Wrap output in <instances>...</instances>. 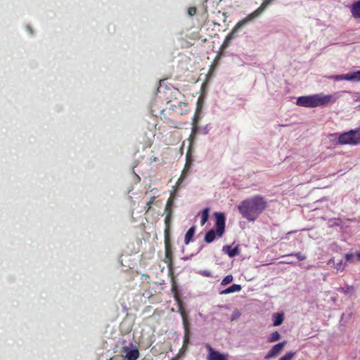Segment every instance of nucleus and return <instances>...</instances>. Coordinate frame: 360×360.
I'll return each mask as SVG.
<instances>
[{
    "label": "nucleus",
    "instance_id": "obj_1",
    "mask_svg": "<svg viewBox=\"0 0 360 360\" xmlns=\"http://www.w3.org/2000/svg\"><path fill=\"white\" fill-rule=\"evenodd\" d=\"M268 202L261 195H256L243 200L238 209L243 218L249 221H255L266 209Z\"/></svg>",
    "mask_w": 360,
    "mask_h": 360
},
{
    "label": "nucleus",
    "instance_id": "obj_2",
    "mask_svg": "<svg viewBox=\"0 0 360 360\" xmlns=\"http://www.w3.org/2000/svg\"><path fill=\"white\" fill-rule=\"evenodd\" d=\"M336 100L337 97L334 95L316 94L297 98L296 104L299 106L313 108L319 106H324L329 103H334Z\"/></svg>",
    "mask_w": 360,
    "mask_h": 360
},
{
    "label": "nucleus",
    "instance_id": "obj_3",
    "mask_svg": "<svg viewBox=\"0 0 360 360\" xmlns=\"http://www.w3.org/2000/svg\"><path fill=\"white\" fill-rule=\"evenodd\" d=\"M215 227L216 231L214 229L210 230L205 236V241L207 243H210L214 241L216 236L221 237L225 230V216L222 212H215Z\"/></svg>",
    "mask_w": 360,
    "mask_h": 360
},
{
    "label": "nucleus",
    "instance_id": "obj_4",
    "mask_svg": "<svg viewBox=\"0 0 360 360\" xmlns=\"http://www.w3.org/2000/svg\"><path fill=\"white\" fill-rule=\"evenodd\" d=\"M340 145H357L360 143V129L350 130L340 134L338 138Z\"/></svg>",
    "mask_w": 360,
    "mask_h": 360
},
{
    "label": "nucleus",
    "instance_id": "obj_5",
    "mask_svg": "<svg viewBox=\"0 0 360 360\" xmlns=\"http://www.w3.org/2000/svg\"><path fill=\"white\" fill-rule=\"evenodd\" d=\"M286 343V341H283L274 345L266 354L265 359H267L276 357L282 352Z\"/></svg>",
    "mask_w": 360,
    "mask_h": 360
},
{
    "label": "nucleus",
    "instance_id": "obj_6",
    "mask_svg": "<svg viewBox=\"0 0 360 360\" xmlns=\"http://www.w3.org/2000/svg\"><path fill=\"white\" fill-rule=\"evenodd\" d=\"M252 20L251 19V18L249 15H248L245 19L238 22L234 27V28L232 30V31L228 34V36L226 38V40L228 41L233 39L235 37L236 34L241 27H243L245 25H246L248 22Z\"/></svg>",
    "mask_w": 360,
    "mask_h": 360
},
{
    "label": "nucleus",
    "instance_id": "obj_7",
    "mask_svg": "<svg viewBox=\"0 0 360 360\" xmlns=\"http://www.w3.org/2000/svg\"><path fill=\"white\" fill-rule=\"evenodd\" d=\"M122 352L126 353L124 357L127 360H137L140 356L138 349H129L128 347H124Z\"/></svg>",
    "mask_w": 360,
    "mask_h": 360
},
{
    "label": "nucleus",
    "instance_id": "obj_8",
    "mask_svg": "<svg viewBox=\"0 0 360 360\" xmlns=\"http://www.w3.org/2000/svg\"><path fill=\"white\" fill-rule=\"evenodd\" d=\"M165 255L164 262L167 264L169 269L172 266V244H165Z\"/></svg>",
    "mask_w": 360,
    "mask_h": 360
},
{
    "label": "nucleus",
    "instance_id": "obj_9",
    "mask_svg": "<svg viewBox=\"0 0 360 360\" xmlns=\"http://www.w3.org/2000/svg\"><path fill=\"white\" fill-rule=\"evenodd\" d=\"M174 206V202L172 201V199L167 200L165 212L166 214L165 221L167 222L172 220L173 207Z\"/></svg>",
    "mask_w": 360,
    "mask_h": 360
},
{
    "label": "nucleus",
    "instance_id": "obj_10",
    "mask_svg": "<svg viewBox=\"0 0 360 360\" xmlns=\"http://www.w3.org/2000/svg\"><path fill=\"white\" fill-rule=\"evenodd\" d=\"M273 0H264L262 4L259 6V7L248 15L251 18L252 20H254L255 18H257L259 15L262 13V12L265 10V8Z\"/></svg>",
    "mask_w": 360,
    "mask_h": 360
},
{
    "label": "nucleus",
    "instance_id": "obj_11",
    "mask_svg": "<svg viewBox=\"0 0 360 360\" xmlns=\"http://www.w3.org/2000/svg\"><path fill=\"white\" fill-rule=\"evenodd\" d=\"M209 348L208 360H226V356L217 351H214L210 346Z\"/></svg>",
    "mask_w": 360,
    "mask_h": 360
},
{
    "label": "nucleus",
    "instance_id": "obj_12",
    "mask_svg": "<svg viewBox=\"0 0 360 360\" xmlns=\"http://www.w3.org/2000/svg\"><path fill=\"white\" fill-rule=\"evenodd\" d=\"M328 264H333L334 268L336 269L337 272H342L345 270L346 267V263L343 262L342 259H340L339 261H336L335 258H331L328 261Z\"/></svg>",
    "mask_w": 360,
    "mask_h": 360
},
{
    "label": "nucleus",
    "instance_id": "obj_13",
    "mask_svg": "<svg viewBox=\"0 0 360 360\" xmlns=\"http://www.w3.org/2000/svg\"><path fill=\"white\" fill-rule=\"evenodd\" d=\"M223 251L226 254H227L230 257H233L239 255L238 246L232 248L231 245H225L223 247Z\"/></svg>",
    "mask_w": 360,
    "mask_h": 360
},
{
    "label": "nucleus",
    "instance_id": "obj_14",
    "mask_svg": "<svg viewBox=\"0 0 360 360\" xmlns=\"http://www.w3.org/2000/svg\"><path fill=\"white\" fill-rule=\"evenodd\" d=\"M171 222H172V221H169L168 223L165 221V231H164L165 244H172L171 239H170Z\"/></svg>",
    "mask_w": 360,
    "mask_h": 360
},
{
    "label": "nucleus",
    "instance_id": "obj_15",
    "mask_svg": "<svg viewBox=\"0 0 360 360\" xmlns=\"http://www.w3.org/2000/svg\"><path fill=\"white\" fill-rule=\"evenodd\" d=\"M351 12L354 18H360V0L353 3Z\"/></svg>",
    "mask_w": 360,
    "mask_h": 360
},
{
    "label": "nucleus",
    "instance_id": "obj_16",
    "mask_svg": "<svg viewBox=\"0 0 360 360\" xmlns=\"http://www.w3.org/2000/svg\"><path fill=\"white\" fill-rule=\"evenodd\" d=\"M242 289V287L240 285L238 284H233L231 286L221 290L220 292L221 295H226L230 294L236 292H239Z\"/></svg>",
    "mask_w": 360,
    "mask_h": 360
},
{
    "label": "nucleus",
    "instance_id": "obj_17",
    "mask_svg": "<svg viewBox=\"0 0 360 360\" xmlns=\"http://www.w3.org/2000/svg\"><path fill=\"white\" fill-rule=\"evenodd\" d=\"M195 231V227L194 226H191L186 233L184 243L186 245H188L191 240H192L194 233Z\"/></svg>",
    "mask_w": 360,
    "mask_h": 360
},
{
    "label": "nucleus",
    "instance_id": "obj_18",
    "mask_svg": "<svg viewBox=\"0 0 360 360\" xmlns=\"http://www.w3.org/2000/svg\"><path fill=\"white\" fill-rule=\"evenodd\" d=\"M344 79L346 80H360V70L352 73L346 74L344 76Z\"/></svg>",
    "mask_w": 360,
    "mask_h": 360
},
{
    "label": "nucleus",
    "instance_id": "obj_19",
    "mask_svg": "<svg viewBox=\"0 0 360 360\" xmlns=\"http://www.w3.org/2000/svg\"><path fill=\"white\" fill-rule=\"evenodd\" d=\"M274 326H280L283 321V315L282 314H274L273 315Z\"/></svg>",
    "mask_w": 360,
    "mask_h": 360
},
{
    "label": "nucleus",
    "instance_id": "obj_20",
    "mask_svg": "<svg viewBox=\"0 0 360 360\" xmlns=\"http://www.w3.org/2000/svg\"><path fill=\"white\" fill-rule=\"evenodd\" d=\"M209 212H210V208H208V207H206L202 210V214H201V221H200L201 226H203L207 222L208 217H209Z\"/></svg>",
    "mask_w": 360,
    "mask_h": 360
},
{
    "label": "nucleus",
    "instance_id": "obj_21",
    "mask_svg": "<svg viewBox=\"0 0 360 360\" xmlns=\"http://www.w3.org/2000/svg\"><path fill=\"white\" fill-rule=\"evenodd\" d=\"M179 312L180 313V314L182 317L183 323L184 325V327L186 328L187 325H188V320H187L186 310H185L184 306L179 307Z\"/></svg>",
    "mask_w": 360,
    "mask_h": 360
},
{
    "label": "nucleus",
    "instance_id": "obj_22",
    "mask_svg": "<svg viewBox=\"0 0 360 360\" xmlns=\"http://www.w3.org/2000/svg\"><path fill=\"white\" fill-rule=\"evenodd\" d=\"M281 339V335L278 331L272 333L268 338L269 342H274Z\"/></svg>",
    "mask_w": 360,
    "mask_h": 360
},
{
    "label": "nucleus",
    "instance_id": "obj_23",
    "mask_svg": "<svg viewBox=\"0 0 360 360\" xmlns=\"http://www.w3.org/2000/svg\"><path fill=\"white\" fill-rule=\"evenodd\" d=\"M233 280V277L232 275H227L221 281V285H226L229 283H231Z\"/></svg>",
    "mask_w": 360,
    "mask_h": 360
},
{
    "label": "nucleus",
    "instance_id": "obj_24",
    "mask_svg": "<svg viewBox=\"0 0 360 360\" xmlns=\"http://www.w3.org/2000/svg\"><path fill=\"white\" fill-rule=\"evenodd\" d=\"M292 256H295L299 261H303L307 258L306 256L304 255H302L301 252L292 253V254L285 255V257H292Z\"/></svg>",
    "mask_w": 360,
    "mask_h": 360
},
{
    "label": "nucleus",
    "instance_id": "obj_25",
    "mask_svg": "<svg viewBox=\"0 0 360 360\" xmlns=\"http://www.w3.org/2000/svg\"><path fill=\"white\" fill-rule=\"evenodd\" d=\"M295 353L292 352H287L284 356L281 357L278 360H292L295 356Z\"/></svg>",
    "mask_w": 360,
    "mask_h": 360
},
{
    "label": "nucleus",
    "instance_id": "obj_26",
    "mask_svg": "<svg viewBox=\"0 0 360 360\" xmlns=\"http://www.w3.org/2000/svg\"><path fill=\"white\" fill-rule=\"evenodd\" d=\"M240 315H241V314H240V312L239 311V310H238V309H235V310L233 311V313H232V314H231V316L230 320H231V321H235V320H236V319H239V318H240Z\"/></svg>",
    "mask_w": 360,
    "mask_h": 360
},
{
    "label": "nucleus",
    "instance_id": "obj_27",
    "mask_svg": "<svg viewBox=\"0 0 360 360\" xmlns=\"http://www.w3.org/2000/svg\"><path fill=\"white\" fill-rule=\"evenodd\" d=\"M155 196H153V197H152V198L150 199V200H149V201H148V202H146V207H145V208H146V212H148L150 210V208H151V207H152V205L154 203V200H155Z\"/></svg>",
    "mask_w": 360,
    "mask_h": 360
},
{
    "label": "nucleus",
    "instance_id": "obj_28",
    "mask_svg": "<svg viewBox=\"0 0 360 360\" xmlns=\"http://www.w3.org/2000/svg\"><path fill=\"white\" fill-rule=\"evenodd\" d=\"M174 297L177 304L178 307L180 306H183V302L180 297L179 292H176L175 295H174Z\"/></svg>",
    "mask_w": 360,
    "mask_h": 360
},
{
    "label": "nucleus",
    "instance_id": "obj_29",
    "mask_svg": "<svg viewBox=\"0 0 360 360\" xmlns=\"http://www.w3.org/2000/svg\"><path fill=\"white\" fill-rule=\"evenodd\" d=\"M191 159H188L187 158V160H186V165H185V167H184V169L183 170V174H186V172L188 171V169H190L191 167Z\"/></svg>",
    "mask_w": 360,
    "mask_h": 360
},
{
    "label": "nucleus",
    "instance_id": "obj_30",
    "mask_svg": "<svg viewBox=\"0 0 360 360\" xmlns=\"http://www.w3.org/2000/svg\"><path fill=\"white\" fill-rule=\"evenodd\" d=\"M196 12H197V9L195 7H189L188 8V11H187L188 15L191 17L195 15Z\"/></svg>",
    "mask_w": 360,
    "mask_h": 360
},
{
    "label": "nucleus",
    "instance_id": "obj_31",
    "mask_svg": "<svg viewBox=\"0 0 360 360\" xmlns=\"http://www.w3.org/2000/svg\"><path fill=\"white\" fill-rule=\"evenodd\" d=\"M176 192L175 191H173L170 193V195H169V197L168 199H172V202H174L175 200V198H176Z\"/></svg>",
    "mask_w": 360,
    "mask_h": 360
},
{
    "label": "nucleus",
    "instance_id": "obj_32",
    "mask_svg": "<svg viewBox=\"0 0 360 360\" xmlns=\"http://www.w3.org/2000/svg\"><path fill=\"white\" fill-rule=\"evenodd\" d=\"M354 257L353 253H347L345 255V259L347 262H349Z\"/></svg>",
    "mask_w": 360,
    "mask_h": 360
},
{
    "label": "nucleus",
    "instance_id": "obj_33",
    "mask_svg": "<svg viewBox=\"0 0 360 360\" xmlns=\"http://www.w3.org/2000/svg\"><path fill=\"white\" fill-rule=\"evenodd\" d=\"M344 76L345 75H335V76L330 77V78H333L335 80H341V79H345Z\"/></svg>",
    "mask_w": 360,
    "mask_h": 360
},
{
    "label": "nucleus",
    "instance_id": "obj_34",
    "mask_svg": "<svg viewBox=\"0 0 360 360\" xmlns=\"http://www.w3.org/2000/svg\"><path fill=\"white\" fill-rule=\"evenodd\" d=\"M201 275H202L204 276H207V277H211L212 276V274L210 271H203L201 273Z\"/></svg>",
    "mask_w": 360,
    "mask_h": 360
},
{
    "label": "nucleus",
    "instance_id": "obj_35",
    "mask_svg": "<svg viewBox=\"0 0 360 360\" xmlns=\"http://www.w3.org/2000/svg\"><path fill=\"white\" fill-rule=\"evenodd\" d=\"M172 291L174 292V295H175L176 292H178L177 286L175 283L172 284Z\"/></svg>",
    "mask_w": 360,
    "mask_h": 360
},
{
    "label": "nucleus",
    "instance_id": "obj_36",
    "mask_svg": "<svg viewBox=\"0 0 360 360\" xmlns=\"http://www.w3.org/2000/svg\"><path fill=\"white\" fill-rule=\"evenodd\" d=\"M185 175L186 174H183V173L181 174V176H180V178L178 179L176 184H181V183L184 181V177H185Z\"/></svg>",
    "mask_w": 360,
    "mask_h": 360
},
{
    "label": "nucleus",
    "instance_id": "obj_37",
    "mask_svg": "<svg viewBox=\"0 0 360 360\" xmlns=\"http://www.w3.org/2000/svg\"><path fill=\"white\" fill-rule=\"evenodd\" d=\"M281 263H283V264H292L293 262L289 261V259H287V261H282V262H281Z\"/></svg>",
    "mask_w": 360,
    "mask_h": 360
},
{
    "label": "nucleus",
    "instance_id": "obj_38",
    "mask_svg": "<svg viewBox=\"0 0 360 360\" xmlns=\"http://www.w3.org/2000/svg\"><path fill=\"white\" fill-rule=\"evenodd\" d=\"M179 186H180L179 184H176V185L174 186V191H177V190L179 189Z\"/></svg>",
    "mask_w": 360,
    "mask_h": 360
},
{
    "label": "nucleus",
    "instance_id": "obj_39",
    "mask_svg": "<svg viewBox=\"0 0 360 360\" xmlns=\"http://www.w3.org/2000/svg\"><path fill=\"white\" fill-rule=\"evenodd\" d=\"M196 127H193L192 129V134H195L196 133Z\"/></svg>",
    "mask_w": 360,
    "mask_h": 360
},
{
    "label": "nucleus",
    "instance_id": "obj_40",
    "mask_svg": "<svg viewBox=\"0 0 360 360\" xmlns=\"http://www.w3.org/2000/svg\"><path fill=\"white\" fill-rule=\"evenodd\" d=\"M179 105L181 106V105H184V106H186L187 104L186 103H184V102H180L179 103Z\"/></svg>",
    "mask_w": 360,
    "mask_h": 360
},
{
    "label": "nucleus",
    "instance_id": "obj_41",
    "mask_svg": "<svg viewBox=\"0 0 360 360\" xmlns=\"http://www.w3.org/2000/svg\"><path fill=\"white\" fill-rule=\"evenodd\" d=\"M356 257H357L358 259L360 260V252L356 253Z\"/></svg>",
    "mask_w": 360,
    "mask_h": 360
}]
</instances>
